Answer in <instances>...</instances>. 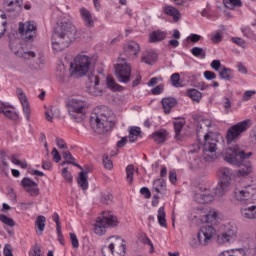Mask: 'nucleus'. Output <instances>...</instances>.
Returning a JSON list of instances; mask_svg holds the SVG:
<instances>
[{
  "label": "nucleus",
  "mask_w": 256,
  "mask_h": 256,
  "mask_svg": "<svg viewBox=\"0 0 256 256\" xmlns=\"http://www.w3.org/2000/svg\"><path fill=\"white\" fill-rule=\"evenodd\" d=\"M66 106L70 119L76 123H82L87 117V112L89 111L91 104L83 98H71L68 100Z\"/></svg>",
  "instance_id": "nucleus-5"
},
{
  "label": "nucleus",
  "mask_w": 256,
  "mask_h": 256,
  "mask_svg": "<svg viewBox=\"0 0 256 256\" xmlns=\"http://www.w3.org/2000/svg\"><path fill=\"white\" fill-rule=\"evenodd\" d=\"M176 105H177V99H175L173 97H168V98L162 99V106L164 109V113H166V115H169V113H171V110L173 109V107H175Z\"/></svg>",
  "instance_id": "nucleus-25"
},
{
  "label": "nucleus",
  "mask_w": 256,
  "mask_h": 256,
  "mask_svg": "<svg viewBox=\"0 0 256 256\" xmlns=\"http://www.w3.org/2000/svg\"><path fill=\"white\" fill-rule=\"evenodd\" d=\"M95 67V60L93 57L79 54L75 57L74 63L70 65L72 77H85L91 69Z\"/></svg>",
  "instance_id": "nucleus-6"
},
{
  "label": "nucleus",
  "mask_w": 256,
  "mask_h": 256,
  "mask_svg": "<svg viewBox=\"0 0 256 256\" xmlns=\"http://www.w3.org/2000/svg\"><path fill=\"white\" fill-rule=\"evenodd\" d=\"M163 13H165V15H168V17H172L175 23H177V21L181 19V12H179L178 9L173 6L163 7Z\"/></svg>",
  "instance_id": "nucleus-24"
},
{
  "label": "nucleus",
  "mask_w": 256,
  "mask_h": 256,
  "mask_svg": "<svg viewBox=\"0 0 256 256\" xmlns=\"http://www.w3.org/2000/svg\"><path fill=\"white\" fill-rule=\"evenodd\" d=\"M56 145L59 149H67V144L65 143V140L61 138H56Z\"/></svg>",
  "instance_id": "nucleus-61"
},
{
  "label": "nucleus",
  "mask_w": 256,
  "mask_h": 256,
  "mask_svg": "<svg viewBox=\"0 0 256 256\" xmlns=\"http://www.w3.org/2000/svg\"><path fill=\"white\" fill-rule=\"evenodd\" d=\"M254 193H256V187L253 185H246L241 189L236 188L234 195L237 201H240L241 203H247V200L252 197Z\"/></svg>",
  "instance_id": "nucleus-17"
},
{
  "label": "nucleus",
  "mask_w": 256,
  "mask_h": 256,
  "mask_svg": "<svg viewBox=\"0 0 256 256\" xmlns=\"http://www.w3.org/2000/svg\"><path fill=\"white\" fill-rule=\"evenodd\" d=\"M169 181L172 183V185H175L177 183V173L175 171L169 172Z\"/></svg>",
  "instance_id": "nucleus-62"
},
{
  "label": "nucleus",
  "mask_w": 256,
  "mask_h": 256,
  "mask_svg": "<svg viewBox=\"0 0 256 256\" xmlns=\"http://www.w3.org/2000/svg\"><path fill=\"white\" fill-rule=\"evenodd\" d=\"M224 5L225 7H227V9H235V7H241L243 3L241 2V0H228L224 2Z\"/></svg>",
  "instance_id": "nucleus-45"
},
{
  "label": "nucleus",
  "mask_w": 256,
  "mask_h": 256,
  "mask_svg": "<svg viewBox=\"0 0 256 256\" xmlns=\"http://www.w3.org/2000/svg\"><path fill=\"white\" fill-rule=\"evenodd\" d=\"M219 76L224 79V81H231V79H233V71L229 68H225L223 67L220 71H219Z\"/></svg>",
  "instance_id": "nucleus-38"
},
{
  "label": "nucleus",
  "mask_w": 256,
  "mask_h": 256,
  "mask_svg": "<svg viewBox=\"0 0 256 256\" xmlns=\"http://www.w3.org/2000/svg\"><path fill=\"white\" fill-rule=\"evenodd\" d=\"M171 83L173 87H181V77L179 76V73H174L170 77Z\"/></svg>",
  "instance_id": "nucleus-48"
},
{
  "label": "nucleus",
  "mask_w": 256,
  "mask_h": 256,
  "mask_svg": "<svg viewBox=\"0 0 256 256\" xmlns=\"http://www.w3.org/2000/svg\"><path fill=\"white\" fill-rule=\"evenodd\" d=\"M215 228L211 225L202 226L197 233V240L199 245H209L213 241V235H215Z\"/></svg>",
  "instance_id": "nucleus-15"
},
{
  "label": "nucleus",
  "mask_w": 256,
  "mask_h": 256,
  "mask_svg": "<svg viewBox=\"0 0 256 256\" xmlns=\"http://www.w3.org/2000/svg\"><path fill=\"white\" fill-rule=\"evenodd\" d=\"M152 139L158 145L161 143H165V141H167V130L161 129L159 131H156L154 134H152Z\"/></svg>",
  "instance_id": "nucleus-29"
},
{
  "label": "nucleus",
  "mask_w": 256,
  "mask_h": 256,
  "mask_svg": "<svg viewBox=\"0 0 256 256\" xmlns=\"http://www.w3.org/2000/svg\"><path fill=\"white\" fill-rule=\"evenodd\" d=\"M0 169L4 175H7L9 163H7V155L5 153V150L0 151Z\"/></svg>",
  "instance_id": "nucleus-33"
},
{
  "label": "nucleus",
  "mask_w": 256,
  "mask_h": 256,
  "mask_svg": "<svg viewBox=\"0 0 256 256\" xmlns=\"http://www.w3.org/2000/svg\"><path fill=\"white\" fill-rule=\"evenodd\" d=\"M240 211L244 219H256V203L252 206L242 207Z\"/></svg>",
  "instance_id": "nucleus-23"
},
{
  "label": "nucleus",
  "mask_w": 256,
  "mask_h": 256,
  "mask_svg": "<svg viewBox=\"0 0 256 256\" xmlns=\"http://www.w3.org/2000/svg\"><path fill=\"white\" fill-rule=\"evenodd\" d=\"M165 208L160 207L158 209V223L161 225V227H167V220L165 219Z\"/></svg>",
  "instance_id": "nucleus-39"
},
{
  "label": "nucleus",
  "mask_w": 256,
  "mask_h": 256,
  "mask_svg": "<svg viewBox=\"0 0 256 256\" xmlns=\"http://www.w3.org/2000/svg\"><path fill=\"white\" fill-rule=\"evenodd\" d=\"M59 111L55 107H51L49 110L45 112L46 121H49L50 123H53V118L55 117V113Z\"/></svg>",
  "instance_id": "nucleus-46"
},
{
  "label": "nucleus",
  "mask_w": 256,
  "mask_h": 256,
  "mask_svg": "<svg viewBox=\"0 0 256 256\" xmlns=\"http://www.w3.org/2000/svg\"><path fill=\"white\" fill-rule=\"evenodd\" d=\"M106 83L109 89H114L115 91H119V87H121L119 84L115 83V79H113L111 75L107 76Z\"/></svg>",
  "instance_id": "nucleus-43"
},
{
  "label": "nucleus",
  "mask_w": 256,
  "mask_h": 256,
  "mask_svg": "<svg viewBox=\"0 0 256 256\" xmlns=\"http://www.w3.org/2000/svg\"><path fill=\"white\" fill-rule=\"evenodd\" d=\"M210 65L214 71H219V69H221V61L219 60H213Z\"/></svg>",
  "instance_id": "nucleus-63"
},
{
  "label": "nucleus",
  "mask_w": 256,
  "mask_h": 256,
  "mask_svg": "<svg viewBox=\"0 0 256 256\" xmlns=\"http://www.w3.org/2000/svg\"><path fill=\"white\" fill-rule=\"evenodd\" d=\"M4 256H13V252L11 251V245L7 244L4 247Z\"/></svg>",
  "instance_id": "nucleus-64"
},
{
  "label": "nucleus",
  "mask_w": 256,
  "mask_h": 256,
  "mask_svg": "<svg viewBox=\"0 0 256 256\" xmlns=\"http://www.w3.org/2000/svg\"><path fill=\"white\" fill-rule=\"evenodd\" d=\"M4 116L7 117V119H10L11 121H17V119H19V114H17V112L7 109L4 112Z\"/></svg>",
  "instance_id": "nucleus-50"
},
{
  "label": "nucleus",
  "mask_w": 256,
  "mask_h": 256,
  "mask_svg": "<svg viewBox=\"0 0 256 256\" xmlns=\"http://www.w3.org/2000/svg\"><path fill=\"white\" fill-rule=\"evenodd\" d=\"M166 34L165 32H161V31H154L150 34V43H157L159 41H163V39H165Z\"/></svg>",
  "instance_id": "nucleus-35"
},
{
  "label": "nucleus",
  "mask_w": 256,
  "mask_h": 256,
  "mask_svg": "<svg viewBox=\"0 0 256 256\" xmlns=\"http://www.w3.org/2000/svg\"><path fill=\"white\" fill-rule=\"evenodd\" d=\"M87 175H89L88 169L80 172L77 180L79 187H81L83 191H87V189H89V181H87Z\"/></svg>",
  "instance_id": "nucleus-26"
},
{
  "label": "nucleus",
  "mask_w": 256,
  "mask_h": 256,
  "mask_svg": "<svg viewBox=\"0 0 256 256\" xmlns=\"http://www.w3.org/2000/svg\"><path fill=\"white\" fill-rule=\"evenodd\" d=\"M70 239H71L72 247L74 249H78L79 248V239H77V235H75V233H70Z\"/></svg>",
  "instance_id": "nucleus-54"
},
{
  "label": "nucleus",
  "mask_w": 256,
  "mask_h": 256,
  "mask_svg": "<svg viewBox=\"0 0 256 256\" xmlns=\"http://www.w3.org/2000/svg\"><path fill=\"white\" fill-rule=\"evenodd\" d=\"M139 135H141V128L137 126L130 127L128 136L130 143H135V141H137L139 138Z\"/></svg>",
  "instance_id": "nucleus-32"
},
{
  "label": "nucleus",
  "mask_w": 256,
  "mask_h": 256,
  "mask_svg": "<svg viewBox=\"0 0 256 256\" xmlns=\"http://www.w3.org/2000/svg\"><path fill=\"white\" fill-rule=\"evenodd\" d=\"M191 53L194 57H200V59H205V57H207V52L201 47H193Z\"/></svg>",
  "instance_id": "nucleus-40"
},
{
  "label": "nucleus",
  "mask_w": 256,
  "mask_h": 256,
  "mask_svg": "<svg viewBox=\"0 0 256 256\" xmlns=\"http://www.w3.org/2000/svg\"><path fill=\"white\" fill-rule=\"evenodd\" d=\"M204 146L202 157L205 161H215L217 159V141L208 133H204Z\"/></svg>",
  "instance_id": "nucleus-12"
},
{
  "label": "nucleus",
  "mask_w": 256,
  "mask_h": 256,
  "mask_svg": "<svg viewBox=\"0 0 256 256\" xmlns=\"http://www.w3.org/2000/svg\"><path fill=\"white\" fill-rule=\"evenodd\" d=\"M241 31L244 37H246L247 39H255V33L253 32V30H251V28L244 27V28H241Z\"/></svg>",
  "instance_id": "nucleus-49"
},
{
  "label": "nucleus",
  "mask_w": 256,
  "mask_h": 256,
  "mask_svg": "<svg viewBox=\"0 0 256 256\" xmlns=\"http://www.w3.org/2000/svg\"><path fill=\"white\" fill-rule=\"evenodd\" d=\"M18 33L23 41L26 43H32L37 39V23L35 21L19 22Z\"/></svg>",
  "instance_id": "nucleus-11"
},
{
  "label": "nucleus",
  "mask_w": 256,
  "mask_h": 256,
  "mask_svg": "<svg viewBox=\"0 0 256 256\" xmlns=\"http://www.w3.org/2000/svg\"><path fill=\"white\" fill-rule=\"evenodd\" d=\"M100 201L104 205H109V203H111V201H113V194H111V193H103V194H101Z\"/></svg>",
  "instance_id": "nucleus-47"
},
{
  "label": "nucleus",
  "mask_w": 256,
  "mask_h": 256,
  "mask_svg": "<svg viewBox=\"0 0 256 256\" xmlns=\"http://www.w3.org/2000/svg\"><path fill=\"white\" fill-rule=\"evenodd\" d=\"M16 95L22 105L23 113L26 117V120L31 121V106H29V100H27V96L23 92V89L17 88Z\"/></svg>",
  "instance_id": "nucleus-18"
},
{
  "label": "nucleus",
  "mask_w": 256,
  "mask_h": 256,
  "mask_svg": "<svg viewBox=\"0 0 256 256\" xmlns=\"http://www.w3.org/2000/svg\"><path fill=\"white\" fill-rule=\"evenodd\" d=\"M0 221L4 223V225H8V227H15V220L7 217L5 214H0Z\"/></svg>",
  "instance_id": "nucleus-44"
},
{
  "label": "nucleus",
  "mask_w": 256,
  "mask_h": 256,
  "mask_svg": "<svg viewBox=\"0 0 256 256\" xmlns=\"http://www.w3.org/2000/svg\"><path fill=\"white\" fill-rule=\"evenodd\" d=\"M56 77H58L61 83L67 82V79H69V74H67V69L65 68V65H60L57 67Z\"/></svg>",
  "instance_id": "nucleus-31"
},
{
  "label": "nucleus",
  "mask_w": 256,
  "mask_h": 256,
  "mask_svg": "<svg viewBox=\"0 0 256 256\" xmlns=\"http://www.w3.org/2000/svg\"><path fill=\"white\" fill-rule=\"evenodd\" d=\"M29 256H41V247L39 245H34L32 251L29 252Z\"/></svg>",
  "instance_id": "nucleus-55"
},
{
  "label": "nucleus",
  "mask_w": 256,
  "mask_h": 256,
  "mask_svg": "<svg viewBox=\"0 0 256 256\" xmlns=\"http://www.w3.org/2000/svg\"><path fill=\"white\" fill-rule=\"evenodd\" d=\"M135 175V166L133 164H129L126 167V181L129 185H133V176Z\"/></svg>",
  "instance_id": "nucleus-37"
},
{
  "label": "nucleus",
  "mask_w": 256,
  "mask_h": 256,
  "mask_svg": "<svg viewBox=\"0 0 256 256\" xmlns=\"http://www.w3.org/2000/svg\"><path fill=\"white\" fill-rule=\"evenodd\" d=\"M237 239V226H226L224 232L218 234L217 243L218 245H227V243H233Z\"/></svg>",
  "instance_id": "nucleus-14"
},
{
  "label": "nucleus",
  "mask_w": 256,
  "mask_h": 256,
  "mask_svg": "<svg viewBox=\"0 0 256 256\" xmlns=\"http://www.w3.org/2000/svg\"><path fill=\"white\" fill-rule=\"evenodd\" d=\"M252 155L253 153L251 152L245 153V150L240 148L239 145L231 146L222 153L224 161L230 163V165L240 166L237 172L238 177H247V175L253 173V165H251V162L243 163V159H249Z\"/></svg>",
  "instance_id": "nucleus-2"
},
{
  "label": "nucleus",
  "mask_w": 256,
  "mask_h": 256,
  "mask_svg": "<svg viewBox=\"0 0 256 256\" xmlns=\"http://www.w3.org/2000/svg\"><path fill=\"white\" fill-rule=\"evenodd\" d=\"M62 176L67 181V183H73V175L69 172L68 168L62 170Z\"/></svg>",
  "instance_id": "nucleus-51"
},
{
  "label": "nucleus",
  "mask_w": 256,
  "mask_h": 256,
  "mask_svg": "<svg viewBox=\"0 0 256 256\" xmlns=\"http://www.w3.org/2000/svg\"><path fill=\"white\" fill-rule=\"evenodd\" d=\"M79 12L82 21H84L85 27H87L88 29H93V27H95V22L97 21V18H95L93 14H91V11H89L85 7L80 8Z\"/></svg>",
  "instance_id": "nucleus-19"
},
{
  "label": "nucleus",
  "mask_w": 256,
  "mask_h": 256,
  "mask_svg": "<svg viewBox=\"0 0 256 256\" xmlns=\"http://www.w3.org/2000/svg\"><path fill=\"white\" fill-rule=\"evenodd\" d=\"M21 183L23 188L27 193H29V195H31L32 197H37V195H39V187L37 182L33 181L30 178H23Z\"/></svg>",
  "instance_id": "nucleus-20"
},
{
  "label": "nucleus",
  "mask_w": 256,
  "mask_h": 256,
  "mask_svg": "<svg viewBox=\"0 0 256 256\" xmlns=\"http://www.w3.org/2000/svg\"><path fill=\"white\" fill-rule=\"evenodd\" d=\"M62 155H63V159H65L68 165H74L75 167H78V169H81V171H83V167L75 163V158L73 157V155H71V152L64 151Z\"/></svg>",
  "instance_id": "nucleus-34"
},
{
  "label": "nucleus",
  "mask_w": 256,
  "mask_h": 256,
  "mask_svg": "<svg viewBox=\"0 0 256 256\" xmlns=\"http://www.w3.org/2000/svg\"><path fill=\"white\" fill-rule=\"evenodd\" d=\"M108 246L102 248L103 256H125V244L120 237L111 236L107 238Z\"/></svg>",
  "instance_id": "nucleus-9"
},
{
  "label": "nucleus",
  "mask_w": 256,
  "mask_h": 256,
  "mask_svg": "<svg viewBox=\"0 0 256 256\" xmlns=\"http://www.w3.org/2000/svg\"><path fill=\"white\" fill-rule=\"evenodd\" d=\"M167 189V184L165 183V181L161 178L154 180L153 182V187H152V191H155V193L157 194H161L163 195V193H165Z\"/></svg>",
  "instance_id": "nucleus-27"
},
{
  "label": "nucleus",
  "mask_w": 256,
  "mask_h": 256,
  "mask_svg": "<svg viewBox=\"0 0 256 256\" xmlns=\"http://www.w3.org/2000/svg\"><path fill=\"white\" fill-rule=\"evenodd\" d=\"M75 26L71 22H61L60 26L53 32L51 37L52 49L55 53L65 51L75 39Z\"/></svg>",
  "instance_id": "nucleus-3"
},
{
  "label": "nucleus",
  "mask_w": 256,
  "mask_h": 256,
  "mask_svg": "<svg viewBox=\"0 0 256 256\" xmlns=\"http://www.w3.org/2000/svg\"><path fill=\"white\" fill-rule=\"evenodd\" d=\"M47 221V218L45 216H38L35 222L36 227L39 229L40 233L42 231H45V222Z\"/></svg>",
  "instance_id": "nucleus-42"
},
{
  "label": "nucleus",
  "mask_w": 256,
  "mask_h": 256,
  "mask_svg": "<svg viewBox=\"0 0 256 256\" xmlns=\"http://www.w3.org/2000/svg\"><path fill=\"white\" fill-rule=\"evenodd\" d=\"M185 123V118H180L173 122L176 139H181V131L185 127Z\"/></svg>",
  "instance_id": "nucleus-30"
},
{
  "label": "nucleus",
  "mask_w": 256,
  "mask_h": 256,
  "mask_svg": "<svg viewBox=\"0 0 256 256\" xmlns=\"http://www.w3.org/2000/svg\"><path fill=\"white\" fill-rule=\"evenodd\" d=\"M213 122L210 119L202 118L199 120L196 128V133L198 137V141L201 140V135H203V129H209V127H212Z\"/></svg>",
  "instance_id": "nucleus-22"
},
{
  "label": "nucleus",
  "mask_w": 256,
  "mask_h": 256,
  "mask_svg": "<svg viewBox=\"0 0 256 256\" xmlns=\"http://www.w3.org/2000/svg\"><path fill=\"white\" fill-rule=\"evenodd\" d=\"M219 183L217 185L220 189V194L227 193L231 189V182L235 179V172L229 167H222L217 171Z\"/></svg>",
  "instance_id": "nucleus-10"
},
{
  "label": "nucleus",
  "mask_w": 256,
  "mask_h": 256,
  "mask_svg": "<svg viewBox=\"0 0 256 256\" xmlns=\"http://www.w3.org/2000/svg\"><path fill=\"white\" fill-rule=\"evenodd\" d=\"M103 165H104L105 169H108L109 171H111V169H113V161H111V159H109V156L103 157Z\"/></svg>",
  "instance_id": "nucleus-52"
},
{
  "label": "nucleus",
  "mask_w": 256,
  "mask_h": 256,
  "mask_svg": "<svg viewBox=\"0 0 256 256\" xmlns=\"http://www.w3.org/2000/svg\"><path fill=\"white\" fill-rule=\"evenodd\" d=\"M140 52L141 46L135 41H130L124 46V53L118 58V64L115 65L116 77L120 83H129L131 81V64L127 63L126 57L135 59Z\"/></svg>",
  "instance_id": "nucleus-1"
},
{
  "label": "nucleus",
  "mask_w": 256,
  "mask_h": 256,
  "mask_svg": "<svg viewBox=\"0 0 256 256\" xmlns=\"http://www.w3.org/2000/svg\"><path fill=\"white\" fill-rule=\"evenodd\" d=\"M19 56L22 57V59H35L36 54L34 51H26L19 54Z\"/></svg>",
  "instance_id": "nucleus-53"
},
{
  "label": "nucleus",
  "mask_w": 256,
  "mask_h": 256,
  "mask_svg": "<svg viewBox=\"0 0 256 256\" xmlns=\"http://www.w3.org/2000/svg\"><path fill=\"white\" fill-rule=\"evenodd\" d=\"M232 42L238 45L239 47H245V40L239 37H233Z\"/></svg>",
  "instance_id": "nucleus-59"
},
{
  "label": "nucleus",
  "mask_w": 256,
  "mask_h": 256,
  "mask_svg": "<svg viewBox=\"0 0 256 256\" xmlns=\"http://www.w3.org/2000/svg\"><path fill=\"white\" fill-rule=\"evenodd\" d=\"M119 225V219L111 212H103V215L97 217L94 224V233L96 235H105L107 233V227H117Z\"/></svg>",
  "instance_id": "nucleus-8"
},
{
  "label": "nucleus",
  "mask_w": 256,
  "mask_h": 256,
  "mask_svg": "<svg viewBox=\"0 0 256 256\" xmlns=\"http://www.w3.org/2000/svg\"><path fill=\"white\" fill-rule=\"evenodd\" d=\"M256 94L255 90H247L244 94H243V101H249V99H251V97L253 95Z\"/></svg>",
  "instance_id": "nucleus-58"
},
{
  "label": "nucleus",
  "mask_w": 256,
  "mask_h": 256,
  "mask_svg": "<svg viewBox=\"0 0 256 256\" xmlns=\"http://www.w3.org/2000/svg\"><path fill=\"white\" fill-rule=\"evenodd\" d=\"M249 127H251V120L249 119L243 120L231 126L227 132V140L235 141V139H239V137H241V133H245Z\"/></svg>",
  "instance_id": "nucleus-13"
},
{
  "label": "nucleus",
  "mask_w": 256,
  "mask_h": 256,
  "mask_svg": "<svg viewBox=\"0 0 256 256\" xmlns=\"http://www.w3.org/2000/svg\"><path fill=\"white\" fill-rule=\"evenodd\" d=\"M51 154L55 163H59V161H61V155L59 154L57 148H53Z\"/></svg>",
  "instance_id": "nucleus-57"
},
{
  "label": "nucleus",
  "mask_w": 256,
  "mask_h": 256,
  "mask_svg": "<svg viewBox=\"0 0 256 256\" xmlns=\"http://www.w3.org/2000/svg\"><path fill=\"white\" fill-rule=\"evenodd\" d=\"M204 77L205 79H207V81H212V79H217V75L215 74V72H212L209 70L204 72Z\"/></svg>",
  "instance_id": "nucleus-56"
},
{
  "label": "nucleus",
  "mask_w": 256,
  "mask_h": 256,
  "mask_svg": "<svg viewBox=\"0 0 256 256\" xmlns=\"http://www.w3.org/2000/svg\"><path fill=\"white\" fill-rule=\"evenodd\" d=\"M7 31V22L6 20L0 22V39L5 35V32Z\"/></svg>",
  "instance_id": "nucleus-60"
},
{
  "label": "nucleus",
  "mask_w": 256,
  "mask_h": 256,
  "mask_svg": "<svg viewBox=\"0 0 256 256\" xmlns=\"http://www.w3.org/2000/svg\"><path fill=\"white\" fill-rule=\"evenodd\" d=\"M206 223H211V225L217 223V212H215V210H210L208 214H206Z\"/></svg>",
  "instance_id": "nucleus-41"
},
{
  "label": "nucleus",
  "mask_w": 256,
  "mask_h": 256,
  "mask_svg": "<svg viewBox=\"0 0 256 256\" xmlns=\"http://www.w3.org/2000/svg\"><path fill=\"white\" fill-rule=\"evenodd\" d=\"M90 125L95 133L103 135L115 127V115L111 111L94 113L90 117Z\"/></svg>",
  "instance_id": "nucleus-4"
},
{
  "label": "nucleus",
  "mask_w": 256,
  "mask_h": 256,
  "mask_svg": "<svg viewBox=\"0 0 256 256\" xmlns=\"http://www.w3.org/2000/svg\"><path fill=\"white\" fill-rule=\"evenodd\" d=\"M100 77L95 72L88 75V81L90 85L88 86V93L94 97H101L103 95V88L99 85Z\"/></svg>",
  "instance_id": "nucleus-16"
},
{
  "label": "nucleus",
  "mask_w": 256,
  "mask_h": 256,
  "mask_svg": "<svg viewBox=\"0 0 256 256\" xmlns=\"http://www.w3.org/2000/svg\"><path fill=\"white\" fill-rule=\"evenodd\" d=\"M221 189L219 186L214 188L207 186H199L194 195V199L196 203H200L201 205H205L206 203H212L215 201V197H223L224 192L220 193Z\"/></svg>",
  "instance_id": "nucleus-7"
},
{
  "label": "nucleus",
  "mask_w": 256,
  "mask_h": 256,
  "mask_svg": "<svg viewBox=\"0 0 256 256\" xmlns=\"http://www.w3.org/2000/svg\"><path fill=\"white\" fill-rule=\"evenodd\" d=\"M4 9L8 13H21L23 0H4Z\"/></svg>",
  "instance_id": "nucleus-21"
},
{
  "label": "nucleus",
  "mask_w": 256,
  "mask_h": 256,
  "mask_svg": "<svg viewBox=\"0 0 256 256\" xmlns=\"http://www.w3.org/2000/svg\"><path fill=\"white\" fill-rule=\"evenodd\" d=\"M188 97L192 99V101H196V103H199L201 99H203V94L197 89H190L187 92Z\"/></svg>",
  "instance_id": "nucleus-36"
},
{
  "label": "nucleus",
  "mask_w": 256,
  "mask_h": 256,
  "mask_svg": "<svg viewBox=\"0 0 256 256\" xmlns=\"http://www.w3.org/2000/svg\"><path fill=\"white\" fill-rule=\"evenodd\" d=\"M141 61L146 65H151L152 63H155V61H157V53L153 51H146L142 54Z\"/></svg>",
  "instance_id": "nucleus-28"
}]
</instances>
